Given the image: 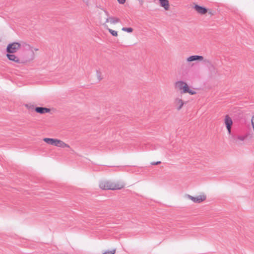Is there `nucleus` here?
<instances>
[{"instance_id": "nucleus-1", "label": "nucleus", "mask_w": 254, "mask_h": 254, "mask_svg": "<svg viewBox=\"0 0 254 254\" xmlns=\"http://www.w3.org/2000/svg\"><path fill=\"white\" fill-rule=\"evenodd\" d=\"M99 187L102 190H117L124 188L125 185L119 182H113L110 181H102L99 183Z\"/></svg>"}, {"instance_id": "nucleus-2", "label": "nucleus", "mask_w": 254, "mask_h": 254, "mask_svg": "<svg viewBox=\"0 0 254 254\" xmlns=\"http://www.w3.org/2000/svg\"><path fill=\"white\" fill-rule=\"evenodd\" d=\"M175 87L181 90L182 94L188 93L191 95L196 94V92L190 89L188 85L183 81H177L175 84Z\"/></svg>"}, {"instance_id": "nucleus-3", "label": "nucleus", "mask_w": 254, "mask_h": 254, "mask_svg": "<svg viewBox=\"0 0 254 254\" xmlns=\"http://www.w3.org/2000/svg\"><path fill=\"white\" fill-rule=\"evenodd\" d=\"M27 54L30 55L31 57L29 58H25L23 59L22 60H20L19 59V58L16 57L15 55H13L11 53H7L6 54V57L8 58V59L10 61H13L16 63L20 64V63H25L27 62H29L30 61L32 60L34 58V52L32 50L27 52Z\"/></svg>"}, {"instance_id": "nucleus-4", "label": "nucleus", "mask_w": 254, "mask_h": 254, "mask_svg": "<svg viewBox=\"0 0 254 254\" xmlns=\"http://www.w3.org/2000/svg\"><path fill=\"white\" fill-rule=\"evenodd\" d=\"M21 44L18 42H13L9 43L6 47V52L8 53L13 54L17 51L20 48Z\"/></svg>"}, {"instance_id": "nucleus-5", "label": "nucleus", "mask_w": 254, "mask_h": 254, "mask_svg": "<svg viewBox=\"0 0 254 254\" xmlns=\"http://www.w3.org/2000/svg\"><path fill=\"white\" fill-rule=\"evenodd\" d=\"M187 197L194 203H200L206 199V196L205 194L198 195L196 197H194L188 194Z\"/></svg>"}, {"instance_id": "nucleus-6", "label": "nucleus", "mask_w": 254, "mask_h": 254, "mask_svg": "<svg viewBox=\"0 0 254 254\" xmlns=\"http://www.w3.org/2000/svg\"><path fill=\"white\" fill-rule=\"evenodd\" d=\"M193 8L197 11V12L200 14H205L208 11V9L204 6L199 5L197 4H194Z\"/></svg>"}, {"instance_id": "nucleus-7", "label": "nucleus", "mask_w": 254, "mask_h": 254, "mask_svg": "<svg viewBox=\"0 0 254 254\" xmlns=\"http://www.w3.org/2000/svg\"><path fill=\"white\" fill-rule=\"evenodd\" d=\"M225 124L226 125L228 133L231 134V127L233 125V121L229 115H226L225 118Z\"/></svg>"}, {"instance_id": "nucleus-8", "label": "nucleus", "mask_w": 254, "mask_h": 254, "mask_svg": "<svg viewBox=\"0 0 254 254\" xmlns=\"http://www.w3.org/2000/svg\"><path fill=\"white\" fill-rule=\"evenodd\" d=\"M35 111L37 113L44 114L46 113H49L51 111V109L46 107H38L35 108Z\"/></svg>"}, {"instance_id": "nucleus-9", "label": "nucleus", "mask_w": 254, "mask_h": 254, "mask_svg": "<svg viewBox=\"0 0 254 254\" xmlns=\"http://www.w3.org/2000/svg\"><path fill=\"white\" fill-rule=\"evenodd\" d=\"M203 60V57L199 55H193L188 57L187 61L188 62H191L195 61H202Z\"/></svg>"}, {"instance_id": "nucleus-10", "label": "nucleus", "mask_w": 254, "mask_h": 254, "mask_svg": "<svg viewBox=\"0 0 254 254\" xmlns=\"http://www.w3.org/2000/svg\"><path fill=\"white\" fill-rule=\"evenodd\" d=\"M54 146H57V147H60L62 148H64V147L69 148V145H68L67 144H66L62 140H61L58 139H56V143H55Z\"/></svg>"}, {"instance_id": "nucleus-11", "label": "nucleus", "mask_w": 254, "mask_h": 254, "mask_svg": "<svg viewBox=\"0 0 254 254\" xmlns=\"http://www.w3.org/2000/svg\"><path fill=\"white\" fill-rule=\"evenodd\" d=\"M109 21L112 24H115L116 23L119 22L120 21V19L119 18L115 17H107L106 19L105 23L108 22Z\"/></svg>"}, {"instance_id": "nucleus-12", "label": "nucleus", "mask_w": 254, "mask_h": 254, "mask_svg": "<svg viewBox=\"0 0 254 254\" xmlns=\"http://www.w3.org/2000/svg\"><path fill=\"white\" fill-rule=\"evenodd\" d=\"M160 5L164 7L165 10H168L169 3L168 0H159Z\"/></svg>"}, {"instance_id": "nucleus-13", "label": "nucleus", "mask_w": 254, "mask_h": 254, "mask_svg": "<svg viewBox=\"0 0 254 254\" xmlns=\"http://www.w3.org/2000/svg\"><path fill=\"white\" fill-rule=\"evenodd\" d=\"M175 104L176 106H177V108L178 110H180L184 105V102L182 99L177 98L175 101Z\"/></svg>"}, {"instance_id": "nucleus-14", "label": "nucleus", "mask_w": 254, "mask_h": 254, "mask_svg": "<svg viewBox=\"0 0 254 254\" xmlns=\"http://www.w3.org/2000/svg\"><path fill=\"white\" fill-rule=\"evenodd\" d=\"M56 139L55 138H44L43 139V141L46 142L47 143L53 145H55L56 143Z\"/></svg>"}, {"instance_id": "nucleus-15", "label": "nucleus", "mask_w": 254, "mask_h": 254, "mask_svg": "<svg viewBox=\"0 0 254 254\" xmlns=\"http://www.w3.org/2000/svg\"><path fill=\"white\" fill-rule=\"evenodd\" d=\"M247 137V135H238L235 137L234 139L236 142L240 141H243Z\"/></svg>"}, {"instance_id": "nucleus-16", "label": "nucleus", "mask_w": 254, "mask_h": 254, "mask_svg": "<svg viewBox=\"0 0 254 254\" xmlns=\"http://www.w3.org/2000/svg\"><path fill=\"white\" fill-rule=\"evenodd\" d=\"M107 29L108 30L109 32L114 36H118V32L115 30H113L111 29H110L109 28H107Z\"/></svg>"}, {"instance_id": "nucleus-17", "label": "nucleus", "mask_w": 254, "mask_h": 254, "mask_svg": "<svg viewBox=\"0 0 254 254\" xmlns=\"http://www.w3.org/2000/svg\"><path fill=\"white\" fill-rule=\"evenodd\" d=\"M122 30L128 33H130L133 31V29L131 27H123Z\"/></svg>"}, {"instance_id": "nucleus-18", "label": "nucleus", "mask_w": 254, "mask_h": 254, "mask_svg": "<svg viewBox=\"0 0 254 254\" xmlns=\"http://www.w3.org/2000/svg\"><path fill=\"white\" fill-rule=\"evenodd\" d=\"M96 75L99 81L102 80V77L101 75V72L98 70H96Z\"/></svg>"}, {"instance_id": "nucleus-19", "label": "nucleus", "mask_w": 254, "mask_h": 254, "mask_svg": "<svg viewBox=\"0 0 254 254\" xmlns=\"http://www.w3.org/2000/svg\"><path fill=\"white\" fill-rule=\"evenodd\" d=\"M116 253V249L113 250L112 251H107L103 253V254H115Z\"/></svg>"}, {"instance_id": "nucleus-20", "label": "nucleus", "mask_w": 254, "mask_h": 254, "mask_svg": "<svg viewBox=\"0 0 254 254\" xmlns=\"http://www.w3.org/2000/svg\"><path fill=\"white\" fill-rule=\"evenodd\" d=\"M26 107L28 108H29V109H34V105H28V104H26Z\"/></svg>"}, {"instance_id": "nucleus-21", "label": "nucleus", "mask_w": 254, "mask_h": 254, "mask_svg": "<svg viewBox=\"0 0 254 254\" xmlns=\"http://www.w3.org/2000/svg\"><path fill=\"white\" fill-rule=\"evenodd\" d=\"M160 163H161L160 161H157V162H152L150 164L152 165H156L160 164Z\"/></svg>"}, {"instance_id": "nucleus-22", "label": "nucleus", "mask_w": 254, "mask_h": 254, "mask_svg": "<svg viewBox=\"0 0 254 254\" xmlns=\"http://www.w3.org/2000/svg\"><path fill=\"white\" fill-rule=\"evenodd\" d=\"M210 15H213L215 13L214 11H212L211 10L208 9V11L207 12Z\"/></svg>"}, {"instance_id": "nucleus-23", "label": "nucleus", "mask_w": 254, "mask_h": 254, "mask_svg": "<svg viewBox=\"0 0 254 254\" xmlns=\"http://www.w3.org/2000/svg\"><path fill=\"white\" fill-rule=\"evenodd\" d=\"M119 3L124 4L126 2V0H117Z\"/></svg>"}, {"instance_id": "nucleus-24", "label": "nucleus", "mask_w": 254, "mask_h": 254, "mask_svg": "<svg viewBox=\"0 0 254 254\" xmlns=\"http://www.w3.org/2000/svg\"><path fill=\"white\" fill-rule=\"evenodd\" d=\"M101 9H102V10H103L104 11V12H105V13L106 15L107 16H109V12H108L107 10H106L104 9H103V8H101Z\"/></svg>"}, {"instance_id": "nucleus-25", "label": "nucleus", "mask_w": 254, "mask_h": 254, "mask_svg": "<svg viewBox=\"0 0 254 254\" xmlns=\"http://www.w3.org/2000/svg\"><path fill=\"white\" fill-rule=\"evenodd\" d=\"M139 0V2L140 4L141 5H142L143 4V0Z\"/></svg>"}, {"instance_id": "nucleus-26", "label": "nucleus", "mask_w": 254, "mask_h": 254, "mask_svg": "<svg viewBox=\"0 0 254 254\" xmlns=\"http://www.w3.org/2000/svg\"><path fill=\"white\" fill-rule=\"evenodd\" d=\"M204 62H205V63H210V61L209 60H205L204 61Z\"/></svg>"}, {"instance_id": "nucleus-27", "label": "nucleus", "mask_w": 254, "mask_h": 254, "mask_svg": "<svg viewBox=\"0 0 254 254\" xmlns=\"http://www.w3.org/2000/svg\"><path fill=\"white\" fill-rule=\"evenodd\" d=\"M82 1L85 3H87L88 1V0H82Z\"/></svg>"}, {"instance_id": "nucleus-28", "label": "nucleus", "mask_w": 254, "mask_h": 254, "mask_svg": "<svg viewBox=\"0 0 254 254\" xmlns=\"http://www.w3.org/2000/svg\"><path fill=\"white\" fill-rule=\"evenodd\" d=\"M26 46H27L28 47H30V45L28 44H26Z\"/></svg>"}, {"instance_id": "nucleus-29", "label": "nucleus", "mask_w": 254, "mask_h": 254, "mask_svg": "<svg viewBox=\"0 0 254 254\" xmlns=\"http://www.w3.org/2000/svg\"><path fill=\"white\" fill-rule=\"evenodd\" d=\"M105 27L107 26L105 24H103Z\"/></svg>"}]
</instances>
